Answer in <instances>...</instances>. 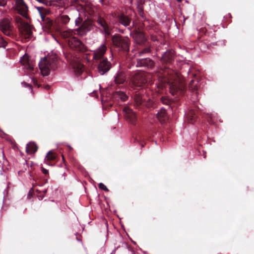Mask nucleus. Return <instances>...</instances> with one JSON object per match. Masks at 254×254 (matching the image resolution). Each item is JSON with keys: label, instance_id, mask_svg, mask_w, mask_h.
<instances>
[{"label": "nucleus", "instance_id": "obj_1", "mask_svg": "<svg viewBox=\"0 0 254 254\" xmlns=\"http://www.w3.org/2000/svg\"><path fill=\"white\" fill-rule=\"evenodd\" d=\"M159 80L162 84L167 83L169 85L170 92L172 95L184 94L186 87L183 80L181 81L176 74H173V70L169 69L164 70Z\"/></svg>", "mask_w": 254, "mask_h": 254}, {"label": "nucleus", "instance_id": "obj_2", "mask_svg": "<svg viewBox=\"0 0 254 254\" xmlns=\"http://www.w3.org/2000/svg\"><path fill=\"white\" fill-rule=\"evenodd\" d=\"M58 66V56L52 54L42 58L39 63V66L43 75L47 76L51 70H55Z\"/></svg>", "mask_w": 254, "mask_h": 254}, {"label": "nucleus", "instance_id": "obj_3", "mask_svg": "<svg viewBox=\"0 0 254 254\" xmlns=\"http://www.w3.org/2000/svg\"><path fill=\"white\" fill-rule=\"evenodd\" d=\"M14 19L21 36L25 39H30L32 32L29 22L24 21L19 16H15Z\"/></svg>", "mask_w": 254, "mask_h": 254}, {"label": "nucleus", "instance_id": "obj_4", "mask_svg": "<svg viewBox=\"0 0 254 254\" xmlns=\"http://www.w3.org/2000/svg\"><path fill=\"white\" fill-rule=\"evenodd\" d=\"M150 76L148 73L137 71L130 77V81L133 87H140L150 81Z\"/></svg>", "mask_w": 254, "mask_h": 254}, {"label": "nucleus", "instance_id": "obj_5", "mask_svg": "<svg viewBox=\"0 0 254 254\" xmlns=\"http://www.w3.org/2000/svg\"><path fill=\"white\" fill-rule=\"evenodd\" d=\"M112 41L114 46L125 52L129 51L130 41L128 37H123L119 34L113 36Z\"/></svg>", "mask_w": 254, "mask_h": 254}, {"label": "nucleus", "instance_id": "obj_6", "mask_svg": "<svg viewBox=\"0 0 254 254\" xmlns=\"http://www.w3.org/2000/svg\"><path fill=\"white\" fill-rule=\"evenodd\" d=\"M0 30L3 34L8 37L13 38L15 36L14 27L8 18L0 19Z\"/></svg>", "mask_w": 254, "mask_h": 254}, {"label": "nucleus", "instance_id": "obj_7", "mask_svg": "<svg viewBox=\"0 0 254 254\" xmlns=\"http://www.w3.org/2000/svg\"><path fill=\"white\" fill-rule=\"evenodd\" d=\"M69 47L75 51L84 53L87 51L86 47L75 36L68 40Z\"/></svg>", "mask_w": 254, "mask_h": 254}, {"label": "nucleus", "instance_id": "obj_8", "mask_svg": "<svg viewBox=\"0 0 254 254\" xmlns=\"http://www.w3.org/2000/svg\"><path fill=\"white\" fill-rule=\"evenodd\" d=\"M16 9L18 13L27 20L29 18L28 7L23 0H15Z\"/></svg>", "mask_w": 254, "mask_h": 254}, {"label": "nucleus", "instance_id": "obj_9", "mask_svg": "<svg viewBox=\"0 0 254 254\" xmlns=\"http://www.w3.org/2000/svg\"><path fill=\"white\" fill-rule=\"evenodd\" d=\"M111 66V63L107 59H104L98 64V71L101 75H104L110 69Z\"/></svg>", "mask_w": 254, "mask_h": 254}, {"label": "nucleus", "instance_id": "obj_10", "mask_svg": "<svg viewBox=\"0 0 254 254\" xmlns=\"http://www.w3.org/2000/svg\"><path fill=\"white\" fill-rule=\"evenodd\" d=\"M93 29V24L92 22L89 21H85L78 28L75 30V32L77 35L80 36H83Z\"/></svg>", "mask_w": 254, "mask_h": 254}, {"label": "nucleus", "instance_id": "obj_11", "mask_svg": "<svg viewBox=\"0 0 254 254\" xmlns=\"http://www.w3.org/2000/svg\"><path fill=\"white\" fill-rule=\"evenodd\" d=\"M124 115L126 119L132 124H134L136 121V116L132 109L128 107H125L123 109Z\"/></svg>", "mask_w": 254, "mask_h": 254}, {"label": "nucleus", "instance_id": "obj_12", "mask_svg": "<svg viewBox=\"0 0 254 254\" xmlns=\"http://www.w3.org/2000/svg\"><path fill=\"white\" fill-rule=\"evenodd\" d=\"M114 78V82L116 84H123L127 81L126 72L123 69H120L117 72Z\"/></svg>", "mask_w": 254, "mask_h": 254}, {"label": "nucleus", "instance_id": "obj_13", "mask_svg": "<svg viewBox=\"0 0 254 254\" xmlns=\"http://www.w3.org/2000/svg\"><path fill=\"white\" fill-rule=\"evenodd\" d=\"M154 66V62L149 58L137 59L136 66L137 67H147L151 68Z\"/></svg>", "mask_w": 254, "mask_h": 254}, {"label": "nucleus", "instance_id": "obj_14", "mask_svg": "<svg viewBox=\"0 0 254 254\" xmlns=\"http://www.w3.org/2000/svg\"><path fill=\"white\" fill-rule=\"evenodd\" d=\"M107 51V47L105 44H102L96 50L93 51V58L95 60L101 59Z\"/></svg>", "mask_w": 254, "mask_h": 254}, {"label": "nucleus", "instance_id": "obj_15", "mask_svg": "<svg viewBox=\"0 0 254 254\" xmlns=\"http://www.w3.org/2000/svg\"><path fill=\"white\" fill-rule=\"evenodd\" d=\"M20 62L24 67L28 70H33L34 67V62L29 59L28 55L25 54L21 58Z\"/></svg>", "mask_w": 254, "mask_h": 254}, {"label": "nucleus", "instance_id": "obj_16", "mask_svg": "<svg viewBox=\"0 0 254 254\" xmlns=\"http://www.w3.org/2000/svg\"><path fill=\"white\" fill-rule=\"evenodd\" d=\"M97 23L103 29V32L105 35H110L111 33V28L108 26L106 21L102 17H99L97 20Z\"/></svg>", "mask_w": 254, "mask_h": 254}, {"label": "nucleus", "instance_id": "obj_17", "mask_svg": "<svg viewBox=\"0 0 254 254\" xmlns=\"http://www.w3.org/2000/svg\"><path fill=\"white\" fill-rule=\"evenodd\" d=\"M97 23L103 29V32L105 35H110L111 33V28L108 26L106 21L102 17H99L97 20Z\"/></svg>", "mask_w": 254, "mask_h": 254}, {"label": "nucleus", "instance_id": "obj_18", "mask_svg": "<svg viewBox=\"0 0 254 254\" xmlns=\"http://www.w3.org/2000/svg\"><path fill=\"white\" fill-rule=\"evenodd\" d=\"M76 33L75 30H67L65 31H63L61 32V37L66 40V42L68 43V40L69 39H72L74 37Z\"/></svg>", "mask_w": 254, "mask_h": 254}, {"label": "nucleus", "instance_id": "obj_19", "mask_svg": "<svg viewBox=\"0 0 254 254\" xmlns=\"http://www.w3.org/2000/svg\"><path fill=\"white\" fill-rule=\"evenodd\" d=\"M113 98L118 101L119 100L122 101H125L127 99L128 97L125 92L119 91H116L113 93Z\"/></svg>", "mask_w": 254, "mask_h": 254}, {"label": "nucleus", "instance_id": "obj_20", "mask_svg": "<svg viewBox=\"0 0 254 254\" xmlns=\"http://www.w3.org/2000/svg\"><path fill=\"white\" fill-rule=\"evenodd\" d=\"M117 19L119 23L125 26L129 25L130 23V19L123 14L119 15Z\"/></svg>", "mask_w": 254, "mask_h": 254}, {"label": "nucleus", "instance_id": "obj_21", "mask_svg": "<svg viewBox=\"0 0 254 254\" xmlns=\"http://www.w3.org/2000/svg\"><path fill=\"white\" fill-rule=\"evenodd\" d=\"M72 65L74 72L77 74H79L84 70L83 65L78 61L73 62Z\"/></svg>", "mask_w": 254, "mask_h": 254}, {"label": "nucleus", "instance_id": "obj_22", "mask_svg": "<svg viewBox=\"0 0 254 254\" xmlns=\"http://www.w3.org/2000/svg\"><path fill=\"white\" fill-rule=\"evenodd\" d=\"M174 59V52L169 51L165 53L162 57L163 62L171 63Z\"/></svg>", "mask_w": 254, "mask_h": 254}, {"label": "nucleus", "instance_id": "obj_23", "mask_svg": "<svg viewBox=\"0 0 254 254\" xmlns=\"http://www.w3.org/2000/svg\"><path fill=\"white\" fill-rule=\"evenodd\" d=\"M186 115L187 119L190 123H192L196 120V114L195 111L193 110H190Z\"/></svg>", "mask_w": 254, "mask_h": 254}, {"label": "nucleus", "instance_id": "obj_24", "mask_svg": "<svg viewBox=\"0 0 254 254\" xmlns=\"http://www.w3.org/2000/svg\"><path fill=\"white\" fill-rule=\"evenodd\" d=\"M157 118L161 122L165 121L166 119H167L166 110L164 108H161L160 111L157 114Z\"/></svg>", "mask_w": 254, "mask_h": 254}, {"label": "nucleus", "instance_id": "obj_25", "mask_svg": "<svg viewBox=\"0 0 254 254\" xmlns=\"http://www.w3.org/2000/svg\"><path fill=\"white\" fill-rule=\"evenodd\" d=\"M135 106L136 107H139L142 105L144 99H143L140 93H136L134 97Z\"/></svg>", "mask_w": 254, "mask_h": 254}, {"label": "nucleus", "instance_id": "obj_26", "mask_svg": "<svg viewBox=\"0 0 254 254\" xmlns=\"http://www.w3.org/2000/svg\"><path fill=\"white\" fill-rule=\"evenodd\" d=\"M38 147L34 142H30L27 144L26 152L29 154L34 153L37 151Z\"/></svg>", "mask_w": 254, "mask_h": 254}, {"label": "nucleus", "instance_id": "obj_27", "mask_svg": "<svg viewBox=\"0 0 254 254\" xmlns=\"http://www.w3.org/2000/svg\"><path fill=\"white\" fill-rule=\"evenodd\" d=\"M135 40L138 44H143L146 41L144 34L142 33H138L136 34Z\"/></svg>", "mask_w": 254, "mask_h": 254}, {"label": "nucleus", "instance_id": "obj_28", "mask_svg": "<svg viewBox=\"0 0 254 254\" xmlns=\"http://www.w3.org/2000/svg\"><path fill=\"white\" fill-rule=\"evenodd\" d=\"M57 20L60 23L66 24L69 21L70 18L67 15L62 14L57 18Z\"/></svg>", "mask_w": 254, "mask_h": 254}, {"label": "nucleus", "instance_id": "obj_29", "mask_svg": "<svg viewBox=\"0 0 254 254\" xmlns=\"http://www.w3.org/2000/svg\"><path fill=\"white\" fill-rule=\"evenodd\" d=\"M36 8L38 10L41 18L44 20L46 15L48 12V10L43 6H37L36 7Z\"/></svg>", "mask_w": 254, "mask_h": 254}, {"label": "nucleus", "instance_id": "obj_30", "mask_svg": "<svg viewBox=\"0 0 254 254\" xmlns=\"http://www.w3.org/2000/svg\"><path fill=\"white\" fill-rule=\"evenodd\" d=\"M198 81H195L194 79H192L190 80L189 84V89L190 90L192 91H194L197 89V83Z\"/></svg>", "mask_w": 254, "mask_h": 254}, {"label": "nucleus", "instance_id": "obj_31", "mask_svg": "<svg viewBox=\"0 0 254 254\" xmlns=\"http://www.w3.org/2000/svg\"><path fill=\"white\" fill-rule=\"evenodd\" d=\"M57 157L56 154L54 153L52 151H50L47 154L45 160L47 161H53L56 159Z\"/></svg>", "mask_w": 254, "mask_h": 254}, {"label": "nucleus", "instance_id": "obj_32", "mask_svg": "<svg viewBox=\"0 0 254 254\" xmlns=\"http://www.w3.org/2000/svg\"><path fill=\"white\" fill-rule=\"evenodd\" d=\"M8 41L0 35V48H5L7 45Z\"/></svg>", "mask_w": 254, "mask_h": 254}, {"label": "nucleus", "instance_id": "obj_33", "mask_svg": "<svg viewBox=\"0 0 254 254\" xmlns=\"http://www.w3.org/2000/svg\"><path fill=\"white\" fill-rule=\"evenodd\" d=\"M161 101L163 104L169 105L171 104V100L167 96H162L161 98Z\"/></svg>", "mask_w": 254, "mask_h": 254}, {"label": "nucleus", "instance_id": "obj_34", "mask_svg": "<svg viewBox=\"0 0 254 254\" xmlns=\"http://www.w3.org/2000/svg\"><path fill=\"white\" fill-rule=\"evenodd\" d=\"M150 49L149 48H144L143 50H142L141 51H140L138 53V56H142L143 54H144V53H150Z\"/></svg>", "mask_w": 254, "mask_h": 254}, {"label": "nucleus", "instance_id": "obj_35", "mask_svg": "<svg viewBox=\"0 0 254 254\" xmlns=\"http://www.w3.org/2000/svg\"><path fill=\"white\" fill-rule=\"evenodd\" d=\"M99 188L101 190H104L106 191H108L109 190L107 187L102 183L99 184Z\"/></svg>", "mask_w": 254, "mask_h": 254}, {"label": "nucleus", "instance_id": "obj_36", "mask_svg": "<svg viewBox=\"0 0 254 254\" xmlns=\"http://www.w3.org/2000/svg\"><path fill=\"white\" fill-rule=\"evenodd\" d=\"M8 0H0V7H4L7 2Z\"/></svg>", "mask_w": 254, "mask_h": 254}, {"label": "nucleus", "instance_id": "obj_37", "mask_svg": "<svg viewBox=\"0 0 254 254\" xmlns=\"http://www.w3.org/2000/svg\"><path fill=\"white\" fill-rule=\"evenodd\" d=\"M22 85L23 86H24V87H29L30 88V89H31L32 90V86L31 85H30L25 82H22Z\"/></svg>", "mask_w": 254, "mask_h": 254}, {"label": "nucleus", "instance_id": "obj_38", "mask_svg": "<svg viewBox=\"0 0 254 254\" xmlns=\"http://www.w3.org/2000/svg\"><path fill=\"white\" fill-rule=\"evenodd\" d=\"M41 170H42V173L45 175H48L49 174L48 170L43 168V167L42 168Z\"/></svg>", "mask_w": 254, "mask_h": 254}, {"label": "nucleus", "instance_id": "obj_39", "mask_svg": "<svg viewBox=\"0 0 254 254\" xmlns=\"http://www.w3.org/2000/svg\"><path fill=\"white\" fill-rule=\"evenodd\" d=\"M80 20V18L79 17H78L75 21V25L77 26H78L79 25V20Z\"/></svg>", "mask_w": 254, "mask_h": 254}, {"label": "nucleus", "instance_id": "obj_40", "mask_svg": "<svg viewBox=\"0 0 254 254\" xmlns=\"http://www.w3.org/2000/svg\"><path fill=\"white\" fill-rule=\"evenodd\" d=\"M37 1L41 2V3H44L46 0H36Z\"/></svg>", "mask_w": 254, "mask_h": 254}, {"label": "nucleus", "instance_id": "obj_41", "mask_svg": "<svg viewBox=\"0 0 254 254\" xmlns=\"http://www.w3.org/2000/svg\"><path fill=\"white\" fill-rule=\"evenodd\" d=\"M209 118H210V117H209V116L207 114V122H209V124H211V122H210L209 121Z\"/></svg>", "mask_w": 254, "mask_h": 254}, {"label": "nucleus", "instance_id": "obj_42", "mask_svg": "<svg viewBox=\"0 0 254 254\" xmlns=\"http://www.w3.org/2000/svg\"><path fill=\"white\" fill-rule=\"evenodd\" d=\"M45 88H46V89H49L50 88V86L49 85H46L45 86Z\"/></svg>", "mask_w": 254, "mask_h": 254}, {"label": "nucleus", "instance_id": "obj_43", "mask_svg": "<svg viewBox=\"0 0 254 254\" xmlns=\"http://www.w3.org/2000/svg\"><path fill=\"white\" fill-rule=\"evenodd\" d=\"M203 153L204 158H205V152L203 151Z\"/></svg>", "mask_w": 254, "mask_h": 254}, {"label": "nucleus", "instance_id": "obj_44", "mask_svg": "<svg viewBox=\"0 0 254 254\" xmlns=\"http://www.w3.org/2000/svg\"><path fill=\"white\" fill-rule=\"evenodd\" d=\"M62 157H63V159L64 160V157L63 156H62Z\"/></svg>", "mask_w": 254, "mask_h": 254}, {"label": "nucleus", "instance_id": "obj_45", "mask_svg": "<svg viewBox=\"0 0 254 254\" xmlns=\"http://www.w3.org/2000/svg\"><path fill=\"white\" fill-rule=\"evenodd\" d=\"M178 1H181V0H178Z\"/></svg>", "mask_w": 254, "mask_h": 254}]
</instances>
